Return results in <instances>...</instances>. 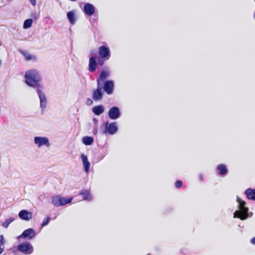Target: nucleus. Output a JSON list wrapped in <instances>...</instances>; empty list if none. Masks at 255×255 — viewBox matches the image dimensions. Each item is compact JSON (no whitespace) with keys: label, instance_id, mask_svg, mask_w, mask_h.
I'll use <instances>...</instances> for the list:
<instances>
[{"label":"nucleus","instance_id":"nucleus-28","mask_svg":"<svg viewBox=\"0 0 255 255\" xmlns=\"http://www.w3.org/2000/svg\"><path fill=\"white\" fill-rule=\"evenodd\" d=\"M4 244V238L3 235H0V246Z\"/></svg>","mask_w":255,"mask_h":255},{"label":"nucleus","instance_id":"nucleus-23","mask_svg":"<svg viewBox=\"0 0 255 255\" xmlns=\"http://www.w3.org/2000/svg\"><path fill=\"white\" fill-rule=\"evenodd\" d=\"M82 141L84 144L89 145L93 142L94 139L92 136H84Z\"/></svg>","mask_w":255,"mask_h":255},{"label":"nucleus","instance_id":"nucleus-19","mask_svg":"<svg viewBox=\"0 0 255 255\" xmlns=\"http://www.w3.org/2000/svg\"><path fill=\"white\" fill-rule=\"evenodd\" d=\"M67 16L70 24L73 25L75 23L76 20L75 18V11L74 10L68 11L67 13Z\"/></svg>","mask_w":255,"mask_h":255},{"label":"nucleus","instance_id":"nucleus-27","mask_svg":"<svg viewBox=\"0 0 255 255\" xmlns=\"http://www.w3.org/2000/svg\"><path fill=\"white\" fill-rule=\"evenodd\" d=\"M183 185L182 181L180 180H177L175 183V185L177 188H180Z\"/></svg>","mask_w":255,"mask_h":255},{"label":"nucleus","instance_id":"nucleus-1","mask_svg":"<svg viewBox=\"0 0 255 255\" xmlns=\"http://www.w3.org/2000/svg\"><path fill=\"white\" fill-rule=\"evenodd\" d=\"M99 57L96 58L92 56L90 57L89 61V71L91 72L95 71L98 67H102L106 61L111 57L110 49L106 46H100L98 48Z\"/></svg>","mask_w":255,"mask_h":255},{"label":"nucleus","instance_id":"nucleus-32","mask_svg":"<svg viewBox=\"0 0 255 255\" xmlns=\"http://www.w3.org/2000/svg\"><path fill=\"white\" fill-rule=\"evenodd\" d=\"M199 179L200 181H202L203 180V176L202 174L199 175Z\"/></svg>","mask_w":255,"mask_h":255},{"label":"nucleus","instance_id":"nucleus-14","mask_svg":"<svg viewBox=\"0 0 255 255\" xmlns=\"http://www.w3.org/2000/svg\"><path fill=\"white\" fill-rule=\"evenodd\" d=\"M32 213L26 210H21L19 212L18 216L22 220L28 221L32 219Z\"/></svg>","mask_w":255,"mask_h":255},{"label":"nucleus","instance_id":"nucleus-35","mask_svg":"<svg viewBox=\"0 0 255 255\" xmlns=\"http://www.w3.org/2000/svg\"><path fill=\"white\" fill-rule=\"evenodd\" d=\"M97 121V120H96L95 119H94V122H96Z\"/></svg>","mask_w":255,"mask_h":255},{"label":"nucleus","instance_id":"nucleus-7","mask_svg":"<svg viewBox=\"0 0 255 255\" xmlns=\"http://www.w3.org/2000/svg\"><path fill=\"white\" fill-rule=\"evenodd\" d=\"M34 143L38 147L46 145L47 147L50 146L48 138L47 137L36 136L34 137Z\"/></svg>","mask_w":255,"mask_h":255},{"label":"nucleus","instance_id":"nucleus-21","mask_svg":"<svg viewBox=\"0 0 255 255\" xmlns=\"http://www.w3.org/2000/svg\"><path fill=\"white\" fill-rule=\"evenodd\" d=\"M245 194L249 199L255 200V189L249 188L246 190Z\"/></svg>","mask_w":255,"mask_h":255},{"label":"nucleus","instance_id":"nucleus-12","mask_svg":"<svg viewBox=\"0 0 255 255\" xmlns=\"http://www.w3.org/2000/svg\"><path fill=\"white\" fill-rule=\"evenodd\" d=\"M102 86L101 85H97V89L93 91L92 98L96 101L100 100L103 98Z\"/></svg>","mask_w":255,"mask_h":255},{"label":"nucleus","instance_id":"nucleus-25","mask_svg":"<svg viewBox=\"0 0 255 255\" xmlns=\"http://www.w3.org/2000/svg\"><path fill=\"white\" fill-rule=\"evenodd\" d=\"M13 221V218H10L6 219L3 223L2 226L4 228H6L8 227L9 225Z\"/></svg>","mask_w":255,"mask_h":255},{"label":"nucleus","instance_id":"nucleus-22","mask_svg":"<svg viewBox=\"0 0 255 255\" xmlns=\"http://www.w3.org/2000/svg\"><path fill=\"white\" fill-rule=\"evenodd\" d=\"M93 112L97 116H99L104 112V108L102 105L95 106L92 109Z\"/></svg>","mask_w":255,"mask_h":255},{"label":"nucleus","instance_id":"nucleus-17","mask_svg":"<svg viewBox=\"0 0 255 255\" xmlns=\"http://www.w3.org/2000/svg\"><path fill=\"white\" fill-rule=\"evenodd\" d=\"M79 195H82L83 199L85 200L91 201L92 199V196L90 194V190L83 189L79 193Z\"/></svg>","mask_w":255,"mask_h":255},{"label":"nucleus","instance_id":"nucleus-30","mask_svg":"<svg viewBox=\"0 0 255 255\" xmlns=\"http://www.w3.org/2000/svg\"><path fill=\"white\" fill-rule=\"evenodd\" d=\"M92 103H93V102L90 99H89V98L87 99V105H90Z\"/></svg>","mask_w":255,"mask_h":255},{"label":"nucleus","instance_id":"nucleus-20","mask_svg":"<svg viewBox=\"0 0 255 255\" xmlns=\"http://www.w3.org/2000/svg\"><path fill=\"white\" fill-rule=\"evenodd\" d=\"M217 170L220 175H224L228 172V169L226 166L223 164H220L217 166Z\"/></svg>","mask_w":255,"mask_h":255},{"label":"nucleus","instance_id":"nucleus-11","mask_svg":"<svg viewBox=\"0 0 255 255\" xmlns=\"http://www.w3.org/2000/svg\"><path fill=\"white\" fill-rule=\"evenodd\" d=\"M108 116L110 119L116 120L120 116V111L119 108L114 106L110 108L108 112Z\"/></svg>","mask_w":255,"mask_h":255},{"label":"nucleus","instance_id":"nucleus-33","mask_svg":"<svg viewBox=\"0 0 255 255\" xmlns=\"http://www.w3.org/2000/svg\"><path fill=\"white\" fill-rule=\"evenodd\" d=\"M254 18L255 19V12H254Z\"/></svg>","mask_w":255,"mask_h":255},{"label":"nucleus","instance_id":"nucleus-13","mask_svg":"<svg viewBox=\"0 0 255 255\" xmlns=\"http://www.w3.org/2000/svg\"><path fill=\"white\" fill-rule=\"evenodd\" d=\"M41 89H39L38 90H36V91L40 99V106L42 109H44L46 106L47 100L45 95L44 93L42 92Z\"/></svg>","mask_w":255,"mask_h":255},{"label":"nucleus","instance_id":"nucleus-9","mask_svg":"<svg viewBox=\"0 0 255 255\" xmlns=\"http://www.w3.org/2000/svg\"><path fill=\"white\" fill-rule=\"evenodd\" d=\"M104 91L108 95H111L114 91V82L112 80H107L104 82L103 87Z\"/></svg>","mask_w":255,"mask_h":255},{"label":"nucleus","instance_id":"nucleus-5","mask_svg":"<svg viewBox=\"0 0 255 255\" xmlns=\"http://www.w3.org/2000/svg\"><path fill=\"white\" fill-rule=\"evenodd\" d=\"M72 200L73 197L66 198L58 195L53 197L51 202L55 206L59 207L70 203Z\"/></svg>","mask_w":255,"mask_h":255},{"label":"nucleus","instance_id":"nucleus-26","mask_svg":"<svg viewBox=\"0 0 255 255\" xmlns=\"http://www.w3.org/2000/svg\"><path fill=\"white\" fill-rule=\"evenodd\" d=\"M50 220V217H48L44 219V220H43V222L41 224L42 227H43L47 225L49 222Z\"/></svg>","mask_w":255,"mask_h":255},{"label":"nucleus","instance_id":"nucleus-8","mask_svg":"<svg viewBox=\"0 0 255 255\" xmlns=\"http://www.w3.org/2000/svg\"><path fill=\"white\" fill-rule=\"evenodd\" d=\"M110 72L108 70L104 69L100 73L98 78L97 79V85H103L105 80L110 76Z\"/></svg>","mask_w":255,"mask_h":255},{"label":"nucleus","instance_id":"nucleus-10","mask_svg":"<svg viewBox=\"0 0 255 255\" xmlns=\"http://www.w3.org/2000/svg\"><path fill=\"white\" fill-rule=\"evenodd\" d=\"M35 232L32 228H29L24 230L23 233L18 236V238H25L31 240L35 236Z\"/></svg>","mask_w":255,"mask_h":255},{"label":"nucleus","instance_id":"nucleus-24","mask_svg":"<svg viewBox=\"0 0 255 255\" xmlns=\"http://www.w3.org/2000/svg\"><path fill=\"white\" fill-rule=\"evenodd\" d=\"M32 23V20L31 19H27L25 20L23 23V28H28L31 26Z\"/></svg>","mask_w":255,"mask_h":255},{"label":"nucleus","instance_id":"nucleus-15","mask_svg":"<svg viewBox=\"0 0 255 255\" xmlns=\"http://www.w3.org/2000/svg\"><path fill=\"white\" fill-rule=\"evenodd\" d=\"M84 11L87 15H92L95 12V8L92 4L87 3L84 6Z\"/></svg>","mask_w":255,"mask_h":255},{"label":"nucleus","instance_id":"nucleus-29","mask_svg":"<svg viewBox=\"0 0 255 255\" xmlns=\"http://www.w3.org/2000/svg\"><path fill=\"white\" fill-rule=\"evenodd\" d=\"M30 2L31 4L33 6H35L36 4V0H30Z\"/></svg>","mask_w":255,"mask_h":255},{"label":"nucleus","instance_id":"nucleus-4","mask_svg":"<svg viewBox=\"0 0 255 255\" xmlns=\"http://www.w3.org/2000/svg\"><path fill=\"white\" fill-rule=\"evenodd\" d=\"M118 128L116 122L109 123L106 122L104 123V129L103 130V134H106L107 133L113 135L117 132Z\"/></svg>","mask_w":255,"mask_h":255},{"label":"nucleus","instance_id":"nucleus-18","mask_svg":"<svg viewBox=\"0 0 255 255\" xmlns=\"http://www.w3.org/2000/svg\"><path fill=\"white\" fill-rule=\"evenodd\" d=\"M19 52L24 57L25 60L26 61L36 60V57L34 55H31L25 51L20 50Z\"/></svg>","mask_w":255,"mask_h":255},{"label":"nucleus","instance_id":"nucleus-34","mask_svg":"<svg viewBox=\"0 0 255 255\" xmlns=\"http://www.w3.org/2000/svg\"><path fill=\"white\" fill-rule=\"evenodd\" d=\"M97 121V120H96L95 119H94V122H96Z\"/></svg>","mask_w":255,"mask_h":255},{"label":"nucleus","instance_id":"nucleus-2","mask_svg":"<svg viewBox=\"0 0 255 255\" xmlns=\"http://www.w3.org/2000/svg\"><path fill=\"white\" fill-rule=\"evenodd\" d=\"M25 83L32 87L36 88V90L42 89L40 84L41 77L38 72L35 69L27 71L24 75Z\"/></svg>","mask_w":255,"mask_h":255},{"label":"nucleus","instance_id":"nucleus-6","mask_svg":"<svg viewBox=\"0 0 255 255\" xmlns=\"http://www.w3.org/2000/svg\"><path fill=\"white\" fill-rule=\"evenodd\" d=\"M17 250L25 255H29L33 252L32 246L30 243L27 242L19 244L17 246Z\"/></svg>","mask_w":255,"mask_h":255},{"label":"nucleus","instance_id":"nucleus-3","mask_svg":"<svg viewBox=\"0 0 255 255\" xmlns=\"http://www.w3.org/2000/svg\"><path fill=\"white\" fill-rule=\"evenodd\" d=\"M237 201L239 203V210L236 211L234 213V217L240 219L241 220L247 219L249 217V208L246 207V203L240 197H237Z\"/></svg>","mask_w":255,"mask_h":255},{"label":"nucleus","instance_id":"nucleus-31","mask_svg":"<svg viewBox=\"0 0 255 255\" xmlns=\"http://www.w3.org/2000/svg\"><path fill=\"white\" fill-rule=\"evenodd\" d=\"M251 243L253 244V245H255V237L253 238L251 240Z\"/></svg>","mask_w":255,"mask_h":255},{"label":"nucleus","instance_id":"nucleus-16","mask_svg":"<svg viewBox=\"0 0 255 255\" xmlns=\"http://www.w3.org/2000/svg\"><path fill=\"white\" fill-rule=\"evenodd\" d=\"M81 158L83 162L85 171L88 172L89 170L91 165L90 162L88 161V157L87 155H85L84 154H82L81 155Z\"/></svg>","mask_w":255,"mask_h":255}]
</instances>
